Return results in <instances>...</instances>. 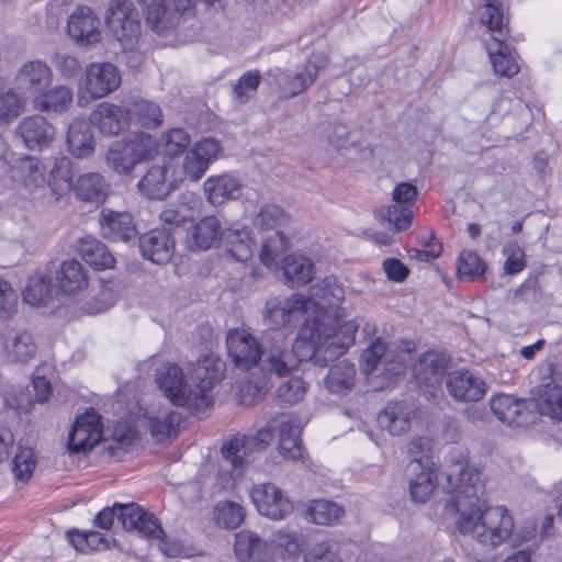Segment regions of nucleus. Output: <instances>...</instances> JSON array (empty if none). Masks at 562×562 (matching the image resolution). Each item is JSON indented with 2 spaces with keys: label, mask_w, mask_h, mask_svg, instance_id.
<instances>
[{
  "label": "nucleus",
  "mask_w": 562,
  "mask_h": 562,
  "mask_svg": "<svg viewBox=\"0 0 562 562\" xmlns=\"http://www.w3.org/2000/svg\"><path fill=\"white\" fill-rule=\"evenodd\" d=\"M227 252L236 261L245 262L252 256L254 240L247 229L231 231L225 236Z\"/></svg>",
  "instance_id": "51"
},
{
  "label": "nucleus",
  "mask_w": 562,
  "mask_h": 562,
  "mask_svg": "<svg viewBox=\"0 0 562 562\" xmlns=\"http://www.w3.org/2000/svg\"><path fill=\"white\" fill-rule=\"evenodd\" d=\"M286 221L283 210L276 204L263 205L254 218V226L259 231H279Z\"/></svg>",
  "instance_id": "59"
},
{
  "label": "nucleus",
  "mask_w": 562,
  "mask_h": 562,
  "mask_svg": "<svg viewBox=\"0 0 562 562\" xmlns=\"http://www.w3.org/2000/svg\"><path fill=\"white\" fill-rule=\"evenodd\" d=\"M531 401L541 415L562 420V371L552 362L540 363L533 372Z\"/></svg>",
  "instance_id": "6"
},
{
  "label": "nucleus",
  "mask_w": 562,
  "mask_h": 562,
  "mask_svg": "<svg viewBox=\"0 0 562 562\" xmlns=\"http://www.w3.org/2000/svg\"><path fill=\"white\" fill-rule=\"evenodd\" d=\"M145 20L157 34L173 29L179 23L177 11L166 5L165 0H145Z\"/></svg>",
  "instance_id": "37"
},
{
  "label": "nucleus",
  "mask_w": 562,
  "mask_h": 562,
  "mask_svg": "<svg viewBox=\"0 0 562 562\" xmlns=\"http://www.w3.org/2000/svg\"><path fill=\"white\" fill-rule=\"evenodd\" d=\"M102 439L100 416L94 412L79 416L68 435V447L72 452L92 449Z\"/></svg>",
  "instance_id": "20"
},
{
  "label": "nucleus",
  "mask_w": 562,
  "mask_h": 562,
  "mask_svg": "<svg viewBox=\"0 0 562 562\" xmlns=\"http://www.w3.org/2000/svg\"><path fill=\"white\" fill-rule=\"evenodd\" d=\"M250 497L259 514L272 520L284 519L293 510L289 497L273 483L254 486Z\"/></svg>",
  "instance_id": "13"
},
{
  "label": "nucleus",
  "mask_w": 562,
  "mask_h": 562,
  "mask_svg": "<svg viewBox=\"0 0 562 562\" xmlns=\"http://www.w3.org/2000/svg\"><path fill=\"white\" fill-rule=\"evenodd\" d=\"M261 82L259 70L246 71L233 86V98L238 103H246L255 95Z\"/></svg>",
  "instance_id": "57"
},
{
  "label": "nucleus",
  "mask_w": 562,
  "mask_h": 562,
  "mask_svg": "<svg viewBox=\"0 0 562 562\" xmlns=\"http://www.w3.org/2000/svg\"><path fill=\"white\" fill-rule=\"evenodd\" d=\"M67 31L78 44L90 45L100 41V20L88 7L78 8L69 16Z\"/></svg>",
  "instance_id": "23"
},
{
  "label": "nucleus",
  "mask_w": 562,
  "mask_h": 562,
  "mask_svg": "<svg viewBox=\"0 0 562 562\" xmlns=\"http://www.w3.org/2000/svg\"><path fill=\"white\" fill-rule=\"evenodd\" d=\"M222 227L221 222L215 216L202 218L192 229L190 236L196 249H209L220 237Z\"/></svg>",
  "instance_id": "49"
},
{
  "label": "nucleus",
  "mask_w": 562,
  "mask_h": 562,
  "mask_svg": "<svg viewBox=\"0 0 562 562\" xmlns=\"http://www.w3.org/2000/svg\"><path fill=\"white\" fill-rule=\"evenodd\" d=\"M139 249L144 258L161 265L168 262L173 254L175 241L167 228H155L139 238Z\"/></svg>",
  "instance_id": "26"
},
{
  "label": "nucleus",
  "mask_w": 562,
  "mask_h": 562,
  "mask_svg": "<svg viewBox=\"0 0 562 562\" xmlns=\"http://www.w3.org/2000/svg\"><path fill=\"white\" fill-rule=\"evenodd\" d=\"M166 171L164 166H153L139 180L138 188L148 199L161 200L169 194Z\"/></svg>",
  "instance_id": "47"
},
{
  "label": "nucleus",
  "mask_w": 562,
  "mask_h": 562,
  "mask_svg": "<svg viewBox=\"0 0 562 562\" xmlns=\"http://www.w3.org/2000/svg\"><path fill=\"white\" fill-rule=\"evenodd\" d=\"M316 303L306 300L302 294H292L290 296L271 297L266 303L263 316L266 322L272 328H280L293 324L303 318V327L308 319H313V311H316Z\"/></svg>",
  "instance_id": "8"
},
{
  "label": "nucleus",
  "mask_w": 562,
  "mask_h": 562,
  "mask_svg": "<svg viewBox=\"0 0 562 562\" xmlns=\"http://www.w3.org/2000/svg\"><path fill=\"white\" fill-rule=\"evenodd\" d=\"M47 173L46 186L49 188L52 194L63 196L70 190H74V172L71 161L68 158H55L54 161L48 165Z\"/></svg>",
  "instance_id": "38"
},
{
  "label": "nucleus",
  "mask_w": 562,
  "mask_h": 562,
  "mask_svg": "<svg viewBox=\"0 0 562 562\" xmlns=\"http://www.w3.org/2000/svg\"><path fill=\"white\" fill-rule=\"evenodd\" d=\"M47 169L48 165L42 164L36 157L25 156L15 161L7 177L21 181L27 191L35 192L45 188Z\"/></svg>",
  "instance_id": "28"
},
{
  "label": "nucleus",
  "mask_w": 562,
  "mask_h": 562,
  "mask_svg": "<svg viewBox=\"0 0 562 562\" xmlns=\"http://www.w3.org/2000/svg\"><path fill=\"white\" fill-rule=\"evenodd\" d=\"M214 514L217 525L226 529L237 528L245 518L243 506L231 501L220 502Z\"/></svg>",
  "instance_id": "55"
},
{
  "label": "nucleus",
  "mask_w": 562,
  "mask_h": 562,
  "mask_svg": "<svg viewBox=\"0 0 562 562\" xmlns=\"http://www.w3.org/2000/svg\"><path fill=\"white\" fill-rule=\"evenodd\" d=\"M1 352L9 362H27L37 352V344L31 331L23 328H11L3 334Z\"/></svg>",
  "instance_id": "21"
},
{
  "label": "nucleus",
  "mask_w": 562,
  "mask_h": 562,
  "mask_svg": "<svg viewBox=\"0 0 562 562\" xmlns=\"http://www.w3.org/2000/svg\"><path fill=\"white\" fill-rule=\"evenodd\" d=\"M190 143L191 137L183 128H171L161 135V146L170 157L182 154Z\"/></svg>",
  "instance_id": "62"
},
{
  "label": "nucleus",
  "mask_w": 562,
  "mask_h": 562,
  "mask_svg": "<svg viewBox=\"0 0 562 562\" xmlns=\"http://www.w3.org/2000/svg\"><path fill=\"white\" fill-rule=\"evenodd\" d=\"M67 144L70 154L77 158L90 156L94 150L93 135L85 122H74L69 125Z\"/></svg>",
  "instance_id": "44"
},
{
  "label": "nucleus",
  "mask_w": 562,
  "mask_h": 562,
  "mask_svg": "<svg viewBox=\"0 0 562 562\" xmlns=\"http://www.w3.org/2000/svg\"><path fill=\"white\" fill-rule=\"evenodd\" d=\"M50 278L44 274H34L29 278L27 284L23 291L25 303L34 306L45 304L50 296Z\"/></svg>",
  "instance_id": "53"
},
{
  "label": "nucleus",
  "mask_w": 562,
  "mask_h": 562,
  "mask_svg": "<svg viewBox=\"0 0 562 562\" xmlns=\"http://www.w3.org/2000/svg\"><path fill=\"white\" fill-rule=\"evenodd\" d=\"M306 393V384L301 378H291L283 382L277 390V396L283 404H295L303 400Z\"/></svg>",
  "instance_id": "64"
},
{
  "label": "nucleus",
  "mask_w": 562,
  "mask_h": 562,
  "mask_svg": "<svg viewBox=\"0 0 562 562\" xmlns=\"http://www.w3.org/2000/svg\"><path fill=\"white\" fill-rule=\"evenodd\" d=\"M108 26L124 49H131L140 35L139 13L131 0H114L109 8Z\"/></svg>",
  "instance_id": "9"
},
{
  "label": "nucleus",
  "mask_w": 562,
  "mask_h": 562,
  "mask_svg": "<svg viewBox=\"0 0 562 562\" xmlns=\"http://www.w3.org/2000/svg\"><path fill=\"white\" fill-rule=\"evenodd\" d=\"M59 288L65 293H76L88 285V277L83 266L76 259L66 260L56 273Z\"/></svg>",
  "instance_id": "42"
},
{
  "label": "nucleus",
  "mask_w": 562,
  "mask_h": 562,
  "mask_svg": "<svg viewBox=\"0 0 562 562\" xmlns=\"http://www.w3.org/2000/svg\"><path fill=\"white\" fill-rule=\"evenodd\" d=\"M117 519L126 530H135L148 539H159L164 530L154 514L147 513L137 504L117 505Z\"/></svg>",
  "instance_id": "18"
},
{
  "label": "nucleus",
  "mask_w": 562,
  "mask_h": 562,
  "mask_svg": "<svg viewBox=\"0 0 562 562\" xmlns=\"http://www.w3.org/2000/svg\"><path fill=\"white\" fill-rule=\"evenodd\" d=\"M35 453L33 449L20 447L12 461L14 477L20 482H27L35 469Z\"/></svg>",
  "instance_id": "61"
},
{
  "label": "nucleus",
  "mask_w": 562,
  "mask_h": 562,
  "mask_svg": "<svg viewBox=\"0 0 562 562\" xmlns=\"http://www.w3.org/2000/svg\"><path fill=\"white\" fill-rule=\"evenodd\" d=\"M480 3L479 21L493 34L486 42V50L494 71L499 76L512 77L518 72V65L504 42L506 36L504 5L499 0H480Z\"/></svg>",
  "instance_id": "5"
},
{
  "label": "nucleus",
  "mask_w": 562,
  "mask_h": 562,
  "mask_svg": "<svg viewBox=\"0 0 562 562\" xmlns=\"http://www.w3.org/2000/svg\"><path fill=\"white\" fill-rule=\"evenodd\" d=\"M228 356L235 367L241 370H259L265 340L259 342L257 338L245 329H231L226 336Z\"/></svg>",
  "instance_id": "11"
},
{
  "label": "nucleus",
  "mask_w": 562,
  "mask_h": 562,
  "mask_svg": "<svg viewBox=\"0 0 562 562\" xmlns=\"http://www.w3.org/2000/svg\"><path fill=\"white\" fill-rule=\"evenodd\" d=\"M136 165L153 160L159 154V144L148 133H135L126 137Z\"/></svg>",
  "instance_id": "50"
},
{
  "label": "nucleus",
  "mask_w": 562,
  "mask_h": 562,
  "mask_svg": "<svg viewBox=\"0 0 562 562\" xmlns=\"http://www.w3.org/2000/svg\"><path fill=\"white\" fill-rule=\"evenodd\" d=\"M491 411L501 422L509 426H522L530 422L527 401H519L507 394H499L491 398Z\"/></svg>",
  "instance_id": "30"
},
{
  "label": "nucleus",
  "mask_w": 562,
  "mask_h": 562,
  "mask_svg": "<svg viewBox=\"0 0 562 562\" xmlns=\"http://www.w3.org/2000/svg\"><path fill=\"white\" fill-rule=\"evenodd\" d=\"M357 370L353 363L341 360L328 370L324 378L326 390L335 395H345L350 392L356 383Z\"/></svg>",
  "instance_id": "36"
},
{
  "label": "nucleus",
  "mask_w": 562,
  "mask_h": 562,
  "mask_svg": "<svg viewBox=\"0 0 562 562\" xmlns=\"http://www.w3.org/2000/svg\"><path fill=\"white\" fill-rule=\"evenodd\" d=\"M203 191L212 205H221L241 195V183L228 173L211 176L204 181Z\"/></svg>",
  "instance_id": "32"
},
{
  "label": "nucleus",
  "mask_w": 562,
  "mask_h": 562,
  "mask_svg": "<svg viewBox=\"0 0 562 562\" xmlns=\"http://www.w3.org/2000/svg\"><path fill=\"white\" fill-rule=\"evenodd\" d=\"M72 102V93L65 86H56L33 98V105L42 112H64Z\"/></svg>",
  "instance_id": "45"
},
{
  "label": "nucleus",
  "mask_w": 562,
  "mask_h": 562,
  "mask_svg": "<svg viewBox=\"0 0 562 562\" xmlns=\"http://www.w3.org/2000/svg\"><path fill=\"white\" fill-rule=\"evenodd\" d=\"M443 490L451 494L446 504L449 513L459 515L456 527L481 546L493 549L509 539L514 521L504 506L487 505L485 484L476 469L458 462L446 472Z\"/></svg>",
  "instance_id": "1"
},
{
  "label": "nucleus",
  "mask_w": 562,
  "mask_h": 562,
  "mask_svg": "<svg viewBox=\"0 0 562 562\" xmlns=\"http://www.w3.org/2000/svg\"><path fill=\"white\" fill-rule=\"evenodd\" d=\"M78 252L87 263L97 270L113 268L115 259L105 245L92 236L78 241Z\"/></svg>",
  "instance_id": "39"
},
{
  "label": "nucleus",
  "mask_w": 562,
  "mask_h": 562,
  "mask_svg": "<svg viewBox=\"0 0 562 562\" xmlns=\"http://www.w3.org/2000/svg\"><path fill=\"white\" fill-rule=\"evenodd\" d=\"M362 360L366 372H372L382 366V371L391 375H398L404 371V358L394 355V351L386 348L385 344L378 338L362 352Z\"/></svg>",
  "instance_id": "27"
},
{
  "label": "nucleus",
  "mask_w": 562,
  "mask_h": 562,
  "mask_svg": "<svg viewBox=\"0 0 562 562\" xmlns=\"http://www.w3.org/2000/svg\"><path fill=\"white\" fill-rule=\"evenodd\" d=\"M288 248V240L283 232L276 231L273 235L265 238L260 251V260L267 267H272L283 256Z\"/></svg>",
  "instance_id": "56"
},
{
  "label": "nucleus",
  "mask_w": 562,
  "mask_h": 562,
  "mask_svg": "<svg viewBox=\"0 0 562 562\" xmlns=\"http://www.w3.org/2000/svg\"><path fill=\"white\" fill-rule=\"evenodd\" d=\"M70 544L78 551H102L110 548L111 538L94 530L81 531L72 529L67 532Z\"/></svg>",
  "instance_id": "48"
},
{
  "label": "nucleus",
  "mask_w": 562,
  "mask_h": 562,
  "mask_svg": "<svg viewBox=\"0 0 562 562\" xmlns=\"http://www.w3.org/2000/svg\"><path fill=\"white\" fill-rule=\"evenodd\" d=\"M392 196L395 204L382 206L378 211V218L389 229L405 231L412 223L411 204L417 196V189L412 183L402 182L394 188Z\"/></svg>",
  "instance_id": "10"
},
{
  "label": "nucleus",
  "mask_w": 562,
  "mask_h": 562,
  "mask_svg": "<svg viewBox=\"0 0 562 562\" xmlns=\"http://www.w3.org/2000/svg\"><path fill=\"white\" fill-rule=\"evenodd\" d=\"M450 362V357L443 352L427 351L414 364V376L418 383L434 386L441 383Z\"/></svg>",
  "instance_id": "29"
},
{
  "label": "nucleus",
  "mask_w": 562,
  "mask_h": 562,
  "mask_svg": "<svg viewBox=\"0 0 562 562\" xmlns=\"http://www.w3.org/2000/svg\"><path fill=\"white\" fill-rule=\"evenodd\" d=\"M345 297V291L338 283L337 279L333 276L326 277L317 281L310 289V296L306 300H312L316 303L317 310L313 311V318H318V315H331L340 317L339 311L342 308L340 304Z\"/></svg>",
  "instance_id": "15"
},
{
  "label": "nucleus",
  "mask_w": 562,
  "mask_h": 562,
  "mask_svg": "<svg viewBox=\"0 0 562 562\" xmlns=\"http://www.w3.org/2000/svg\"><path fill=\"white\" fill-rule=\"evenodd\" d=\"M24 99L15 91L0 94V125L9 123L22 113Z\"/></svg>",
  "instance_id": "63"
},
{
  "label": "nucleus",
  "mask_w": 562,
  "mask_h": 562,
  "mask_svg": "<svg viewBox=\"0 0 562 562\" xmlns=\"http://www.w3.org/2000/svg\"><path fill=\"white\" fill-rule=\"evenodd\" d=\"M179 422V415L175 412H160L147 417L148 429L157 442H162L175 434Z\"/></svg>",
  "instance_id": "52"
},
{
  "label": "nucleus",
  "mask_w": 562,
  "mask_h": 562,
  "mask_svg": "<svg viewBox=\"0 0 562 562\" xmlns=\"http://www.w3.org/2000/svg\"><path fill=\"white\" fill-rule=\"evenodd\" d=\"M194 374L199 383L192 386L187 382L180 367L167 363L157 371L156 381L173 405L200 412L212 403L210 391L222 376V363L205 359L199 362Z\"/></svg>",
  "instance_id": "2"
},
{
  "label": "nucleus",
  "mask_w": 562,
  "mask_h": 562,
  "mask_svg": "<svg viewBox=\"0 0 562 562\" xmlns=\"http://www.w3.org/2000/svg\"><path fill=\"white\" fill-rule=\"evenodd\" d=\"M90 120L101 134L116 136L128 128L131 111L120 104L101 102L91 113Z\"/></svg>",
  "instance_id": "19"
},
{
  "label": "nucleus",
  "mask_w": 562,
  "mask_h": 562,
  "mask_svg": "<svg viewBox=\"0 0 562 562\" xmlns=\"http://www.w3.org/2000/svg\"><path fill=\"white\" fill-rule=\"evenodd\" d=\"M289 286H302L308 283L315 273L312 260L303 255L293 254L284 259L282 267Z\"/></svg>",
  "instance_id": "41"
},
{
  "label": "nucleus",
  "mask_w": 562,
  "mask_h": 562,
  "mask_svg": "<svg viewBox=\"0 0 562 562\" xmlns=\"http://www.w3.org/2000/svg\"><path fill=\"white\" fill-rule=\"evenodd\" d=\"M458 274L461 279L474 280L483 276L486 270V265L473 251L461 252L457 263Z\"/></svg>",
  "instance_id": "60"
},
{
  "label": "nucleus",
  "mask_w": 562,
  "mask_h": 562,
  "mask_svg": "<svg viewBox=\"0 0 562 562\" xmlns=\"http://www.w3.org/2000/svg\"><path fill=\"white\" fill-rule=\"evenodd\" d=\"M50 81L52 70L42 60H31L24 64L15 76L16 88L33 98L44 91Z\"/></svg>",
  "instance_id": "25"
},
{
  "label": "nucleus",
  "mask_w": 562,
  "mask_h": 562,
  "mask_svg": "<svg viewBox=\"0 0 562 562\" xmlns=\"http://www.w3.org/2000/svg\"><path fill=\"white\" fill-rule=\"evenodd\" d=\"M413 415V405L406 402H390L378 415V423L382 429L398 436L409 429Z\"/></svg>",
  "instance_id": "34"
},
{
  "label": "nucleus",
  "mask_w": 562,
  "mask_h": 562,
  "mask_svg": "<svg viewBox=\"0 0 562 562\" xmlns=\"http://www.w3.org/2000/svg\"><path fill=\"white\" fill-rule=\"evenodd\" d=\"M108 188L104 177L98 172L83 173L74 184V191L79 200L97 204L105 200Z\"/></svg>",
  "instance_id": "40"
},
{
  "label": "nucleus",
  "mask_w": 562,
  "mask_h": 562,
  "mask_svg": "<svg viewBox=\"0 0 562 562\" xmlns=\"http://www.w3.org/2000/svg\"><path fill=\"white\" fill-rule=\"evenodd\" d=\"M128 110L131 111V123L144 128H156L164 121L162 111L154 101L136 100L128 106Z\"/></svg>",
  "instance_id": "46"
},
{
  "label": "nucleus",
  "mask_w": 562,
  "mask_h": 562,
  "mask_svg": "<svg viewBox=\"0 0 562 562\" xmlns=\"http://www.w3.org/2000/svg\"><path fill=\"white\" fill-rule=\"evenodd\" d=\"M311 353L308 342L297 338L294 346L281 333L273 331L265 337V349L259 362V370L251 372L247 390L252 391L254 395H260L271 387L274 375L278 378L289 375L305 358L314 362Z\"/></svg>",
  "instance_id": "4"
},
{
  "label": "nucleus",
  "mask_w": 562,
  "mask_h": 562,
  "mask_svg": "<svg viewBox=\"0 0 562 562\" xmlns=\"http://www.w3.org/2000/svg\"><path fill=\"white\" fill-rule=\"evenodd\" d=\"M271 543L281 554L295 555L301 548V535L295 529L281 528L272 533Z\"/></svg>",
  "instance_id": "58"
},
{
  "label": "nucleus",
  "mask_w": 562,
  "mask_h": 562,
  "mask_svg": "<svg viewBox=\"0 0 562 562\" xmlns=\"http://www.w3.org/2000/svg\"><path fill=\"white\" fill-rule=\"evenodd\" d=\"M221 143L212 137L203 138L187 151L182 169L183 175L191 181L200 180L209 169L210 162L221 151Z\"/></svg>",
  "instance_id": "17"
},
{
  "label": "nucleus",
  "mask_w": 562,
  "mask_h": 562,
  "mask_svg": "<svg viewBox=\"0 0 562 562\" xmlns=\"http://www.w3.org/2000/svg\"><path fill=\"white\" fill-rule=\"evenodd\" d=\"M99 223L102 236L112 241L127 243L137 235L133 216L125 211L119 212L104 209L101 212Z\"/></svg>",
  "instance_id": "24"
},
{
  "label": "nucleus",
  "mask_w": 562,
  "mask_h": 562,
  "mask_svg": "<svg viewBox=\"0 0 562 562\" xmlns=\"http://www.w3.org/2000/svg\"><path fill=\"white\" fill-rule=\"evenodd\" d=\"M409 493L416 503H425L429 499L436 486V474L430 468L428 460H412L408 464Z\"/></svg>",
  "instance_id": "31"
},
{
  "label": "nucleus",
  "mask_w": 562,
  "mask_h": 562,
  "mask_svg": "<svg viewBox=\"0 0 562 562\" xmlns=\"http://www.w3.org/2000/svg\"><path fill=\"white\" fill-rule=\"evenodd\" d=\"M16 132L30 150H41L48 147L56 135L53 124L38 114L24 117L19 123Z\"/></svg>",
  "instance_id": "22"
},
{
  "label": "nucleus",
  "mask_w": 562,
  "mask_h": 562,
  "mask_svg": "<svg viewBox=\"0 0 562 562\" xmlns=\"http://www.w3.org/2000/svg\"><path fill=\"white\" fill-rule=\"evenodd\" d=\"M119 69L110 63H93L86 68L81 88L92 99H100L120 87Z\"/></svg>",
  "instance_id": "14"
},
{
  "label": "nucleus",
  "mask_w": 562,
  "mask_h": 562,
  "mask_svg": "<svg viewBox=\"0 0 562 562\" xmlns=\"http://www.w3.org/2000/svg\"><path fill=\"white\" fill-rule=\"evenodd\" d=\"M279 429V453L286 460H299L302 457V445L300 439L301 427L296 419L281 415L274 420Z\"/></svg>",
  "instance_id": "33"
},
{
  "label": "nucleus",
  "mask_w": 562,
  "mask_h": 562,
  "mask_svg": "<svg viewBox=\"0 0 562 562\" xmlns=\"http://www.w3.org/2000/svg\"><path fill=\"white\" fill-rule=\"evenodd\" d=\"M446 389L458 402H477L486 393V383L469 370H454L447 374Z\"/></svg>",
  "instance_id": "16"
},
{
  "label": "nucleus",
  "mask_w": 562,
  "mask_h": 562,
  "mask_svg": "<svg viewBox=\"0 0 562 562\" xmlns=\"http://www.w3.org/2000/svg\"><path fill=\"white\" fill-rule=\"evenodd\" d=\"M235 553L244 562H266L270 557L267 543L249 530L236 533Z\"/></svg>",
  "instance_id": "35"
},
{
  "label": "nucleus",
  "mask_w": 562,
  "mask_h": 562,
  "mask_svg": "<svg viewBox=\"0 0 562 562\" xmlns=\"http://www.w3.org/2000/svg\"><path fill=\"white\" fill-rule=\"evenodd\" d=\"M339 315L338 318L335 314H319L318 318L312 321L307 318L299 330V339L308 342L311 357L319 367L344 355L355 341L358 324L350 321L340 325V321L347 316L346 310L341 308Z\"/></svg>",
  "instance_id": "3"
},
{
  "label": "nucleus",
  "mask_w": 562,
  "mask_h": 562,
  "mask_svg": "<svg viewBox=\"0 0 562 562\" xmlns=\"http://www.w3.org/2000/svg\"><path fill=\"white\" fill-rule=\"evenodd\" d=\"M274 425H267L256 435H237L226 440L222 446L223 459L228 462L232 469H238L248 461V451H260L270 445L274 437Z\"/></svg>",
  "instance_id": "12"
},
{
  "label": "nucleus",
  "mask_w": 562,
  "mask_h": 562,
  "mask_svg": "<svg viewBox=\"0 0 562 562\" xmlns=\"http://www.w3.org/2000/svg\"><path fill=\"white\" fill-rule=\"evenodd\" d=\"M307 514L314 524L331 525L340 519L344 509L331 501L316 499L310 505Z\"/></svg>",
  "instance_id": "54"
},
{
  "label": "nucleus",
  "mask_w": 562,
  "mask_h": 562,
  "mask_svg": "<svg viewBox=\"0 0 562 562\" xmlns=\"http://www.w3.org/2000/svg\"><path fill=\"white\" fill-rule=\"evenodd\" d=\"M105 165L119 175H128L136 166L126 137L113 142L105 154Z\"/></svg>",
  "instance_id": "43"
},
{
  "label": "nucleus",
  "mask_w": 562,
  "mask_h": 562,
  "mask_svg": "<svg viewBox=\"0 0 562 562\" xmlns=\"http://www.w3.org/2000/svg\"><path fill=\"white\" fill-rule=\"evenodd\" d=\"M326 66V57L314 54L295 70H284L278 67L268 70L266 72L267 83L276 87L282 98H294L307 90L317 79L319 70Z\"/></svg>",
  "instance_id": "7"
}]
</instances>
